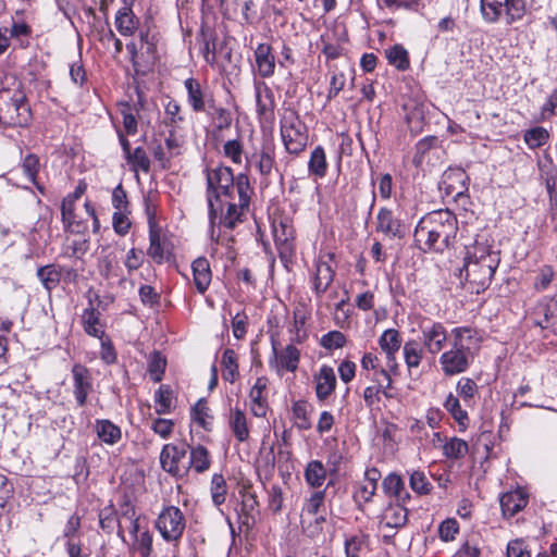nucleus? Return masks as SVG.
I'll list each match as a JSON object with an SVG mask.
<instances>
[{
	"label": "nucleus",
	"mask_w": 557,
	"mask_h": 557,
	"mask_svg": "<svg viewBox=\"0 0 557 557\" xmlns=\"http://www.w3.org/2000/svg\"><path fill=\"white\" fill-rule=\"evenodd\" d=\"M382 487L386 495L395 497L398 503H406L410 498L409 493L405 490L401 478L396 473H389L384 478Z\"/></svg>",
	"instance_id": "nucleus-30"
},
{
	"label": "nucleus",
	"mask_w": 557,
	"mask_h": 557,
	"mask_svg": "<svg viewBox=\"0 0 557 557\" xmlns=\"http://www.w3.org/2000/svg\"><path fill=\"white\" fill-rule=\"evenodd\" d=\"M421 345L431 355L441 352L448 339L446 327L441 322H429L421 325Z\"/></svg>",
	"instance_id": "nucleus-9"
},
{
	"label": "nucleus",
	"mask_w": 557,
	"mask_h": 557,
	"mask_svg": "<svg viewBox=\"0 0 557 557\" xmlns=\"http://www.w3.org/2000/svg\"><path fill=\"white\" fill-rule=\"evenodd\" d=\"M206 112L218 132H222L231 127L233 119L228 109L215 107L214 103H212Z\"/></svg>",
	"instance_id": "nucleus-36"
},
{
	"label": "nucleus",
	"mask_w": 557,
	"mask_h": 557,
	"mask_svg": "<svg viewBox=\"0 0 557 557\" xmlns=\"http://www.w3.org/2000/svg\"><path fill=\"white\" fill-rule=\"evenodd\" d=\"M317 398L321 401L325 400L336 387V376L333 368L322 366L319 373L314 376Z\"/></svg>",
	"instance_id": "nucleus-23"
},
{
	"label": "nucleus",
	"mask_w": 557,
	"mask_h": 557,
	"mask_svg": "<svg viewBox=\"0 0 557 557\" xmlns=\"http://www.w3.org/2000/svg\"><path fill=\"white\" fill-rule=\"evenodd\" d=\"M442 450L447 459H460L468 454L469 446L459 437H450L442 445Z\"/></svg>",
	"instance_id": "nucleus-41"
},
{
	"label": "nucleus",
	"mask_w": 557,
	"mask_h": 557,
	"mask_svg": "<svg viewBox=\"0 0 557 557\" xmlns=\"http://www.w3.org/2000/svg\"><path fill=\"white\" fill-rule=\"evenodd\" d=\"M388 63L399 71H406L410 66L408 51L401 45H394L385 51Z\"/></svg>",
	"instance_id": "nucleus-43"
},
{
	"label": "nucleus",
	"mask_w": 557,
	"mask_h": 557,
	"mask_svg": "<svg viewBox=\"0 0 557 557\" xmlns=\"http://www.w3.org/2000/svg\"><path fill=\"white\" fill-rule=\"evenodd\" d=\"M120 112L123 117V127L127 135H135L138 132V121L137 115L139 109L136 106H131L129 103H122L120 107Z\"/></svg>",
	"instance_id": "nucleus-45"
},
{
	"label": "nucleus",
	"mask_w": 557,
	"mask_h": 557,
	"mask_svg": "<svg viewBox=\"0 0 557 557\" xmlns=\"http://www.w3.org/2000/svg\"><path fill=\"white\" fill-rule=\"evenodd\" d=\"M308 171L317 177H324L327 171V162L323 147L317 146L310 154Z\"/></svg>",
	"instance_id": "nucleus-39"
},
{
	"label": "nucleus",
	"mask_w": 557,
	"mask_h": 557,
	"mask_svg": "<svg viewBox=\"0 0 557 557\" xmlns=\"http://www.w3.org/2000/svg\"><path fill=\"white\" fill-rule=\"evenodd\" d=\"M147 255L158 264L165 260V238L161 236L160 230L149 231V247Z\"/></svg>",
	"instance_id": "nucleus-34"
},
{
	"label": "nucleus",
	"mask_w": 557,
	"mask_h": 557,
	"mask_svg": "<svg viewBox=\"0 0 557 557\" xmlns=\"http://www.w3.org/2000/svg\"><path fill=\"white\" fill-rule=\"evenodd\" d=\"M73 376V394L79 407H84L87 403V397L92 391V377L89 370L81 364L75 363L72 368Z\"/></svg>",
	"instance_id": "nucleus-15"
},
{
	"label": "nucleus",
	"mask_w": 557,
	"mask_h": 557,
	"mask_svg": "<svg viewBox=\"0 0 557 557\" xmlns=\"http://www.w3.org/2000/svg\"><path fill=\"white\" fill-rule=\"evenodd\" d=\"M445 409L453 416L459 425L465 426L469 420L468 413L460 406L459 399L451 393L446 397L444 403Z\"/></svg>",
	"instance_id": "nucleus-54"
},
{
	"label": "nucleus",
	"mask_w": 557,
	"mask_h": 557,
	"mask_svg": "<svg viewBox=\"0 0 557 557\" xmlns=\"http://www.w3.org/2000/svg\"><path fill=\"white\" fill-rule=\"evenodd\" d=\"M268 379L260 376L249 391L250 411L258 418H263L268 411V400L264 395L267 391Z\"/></svg>",
	"instance_id": "nucleus-20"
},
{
	"label": "nucleus",
	"mask_w": 557,
	"mask_h": 557,
	"mask_svg": "<svg viewBox=\"0 0 557 557\" xmlns=\"http://www.w3.org/2000/svg\"><path fill=\"white\" fill-rule=\"evenodd\" d=\"M234 188L237 190L238 202L242 203V208H249L252 188L250 187L249 177L247 174L240 173L236 176Z\"/></svg>",
	"instance_id": "nucleus-52"
},
{
	"label": "nucleus",
	"mask_w": 557,
	"mask_h": 557,
	"mask_svg": "<svg viewBox=\"0 0 557 557\" xmlns=\"http://www.w3.org/2000/svg\"><path fill=\"white\" fill-rule=\"evenodd\" d=\"M154 525L164 541L177 542L185 530V517L178 507L168 506L159 513Z\"/></svg>",
	"instance_id": "nucleus-8"
},
{
	"label": "nucleus",
	"mask_w": 557,
	"mask_h": 557,
	"mask_svg": "<svg viewBox=\"0 0 557 557\" xmlns=\"http://www.w3.org/2000/svg\"><path fill=\"white\" fill-rule=\"evenodd\" d=\"M408 520L407 509L399 503L388 505L381 519V524L392 530L403 528Z\"/></svg>",
	"instance_id": "nucleus-25"
},
{
	"label": "nucleus",
	"mask_w": 557,
	"mask_h": 557,
	"mask_svg": "<svg viewBox=\"0 0 557 557\" xmlns=\"http://www.w3.org/2000/svg\"><path fill=\"white\" fill-rule=\"evenodd\" d=\"M255 89L258 114L263 117L272 115L275 106L273 91L262 82L256 83Z\"/></svg>",
	"instance_id": "nucleus-26"
},
{
	"label": "nucleus",
	"mask_w": 557,
	"mask_h": 557,
	"mask_svg": "<svg viewBox=\"0 0 557 557\" xmlns=\"http://www.w3.org/2000/svg\"><path fill=\"white\" fill-rule=\"evenodd\" d=\"M367 536L364 534H355L345 539L346 557H360V552L366 544Z\"/></svg>",
	"instance_id": "nucleus-59"
},
{
	"label": "nucleus",
	"mask_w": 557,
	"mask_h": 557,
	"mask_svg": "<svg viewBox=\"0 0 557 557\" xmlns=\"http://www.w3.org/2000/svg\"><path fill=\"white\" fill-rule=\"evenodd\" d=\"M82 325L89 336L96 338H102V336H104V330L100 323V312L95 309L91 304L83 311Z\"/></svg>",
	"instance_id": "nucleus-29"
},
{
	"label": "nucleus",
	"mask_w": 557,
	"mask_h": 557,
	"mask_svg": "<svg viewBox=\"0 0 557 557\" xmlns=\"http://www.w3.org/2000/svg\"><path fill=\"white\" fill-rule=\"evenodd\" d=\"M210 458H209V451L208 449L202 446L198 445L190 450V460L188 462V466H185L187 470L189 468H194V470L197 473H202L210 467Z\"/></svg>",
	"instance_id": "nucleus-40"
},
{
	"label": "nucleus",
	"mask_w": 557,
	"mask_h": 557,
	"mask_svg": "<svg viewBox=\"0 0 557 557\" xmlns=\"http://www.w3.org/2000/svg\"><path fill=\"white\" fill-rule=\"evenodd\" d=\"M115 26L122 36H132L138 26V20L128 7L120 9L115 16Z\"/></svg>",
	"instance_id": "nucleus-33"
},
{
	"label": "nucleus",
	"mask_w": 557,
	"mask_h": 557,
	"mask_svg": "<svg viewBox=\"0 0 557 557\" xmlns=\"http://www.w3.org/2000/svg\"><path fill=\"white\" fill-rule=\"evenodd\" d=\"M381 479V472L376 468L367 469L364 480L354 494V499L358 507L370 503L375 495L377 482Z\"/></svg>",
	"instance_id": "nucleus-19"
},
{
	"label": "nucleus",
	"mask_w": 557,
	"mask_h": 557,
	"mask_svg": "<svg viewBox=\"0 0 557 557\" xmlns=\"http://www.w3.org/2000/svg\"><path fill=\"white\" fill-rule=\"evenodd\" d=\"M153 535L149 528L144 529L137 537L133 540V549L138 552L140 557H150L152 554Z\"/></svg>",
	"instance_id": "nucleus-51"
},
{
	"label": "nucleus",
	"mask_w": 557,
	"mask_h": 557,
	"mask_svg": "<svg viewBox=\"0 0 557 557\" xmlns=\"http://www.w3.org/2000/svg\"><path fill=\"white\" fill-rule=\"evenodd\" d=\"M548 139L549 133L542 126H535L533 128L527 129L523 134V140L525 145L532 150L544 146Z\"/></svg>",
	"instance_id": "nucleus-47"
},
{
	"label": "nucleus",
	"mask_w": 557,
	"mask_h": 557,
	"mask_svg": "<svg viewBox=\"0 0 557 557\" xmlns=\"http://www.w3.org/2000/svg\"><path fill=\"white\" fill-rule=\"evenodd\" d=\"M156 411L158 414L169 413L172 404V391L166 385H161L154 394Z\"/></svg>",
	"instance_id": "nucleus-56"
},
{
	"label": "nucleus",
	"mask_w": 557,
	"mask_h": 557,
	"mask_svg": "<svg viewBox=\"0 0 557 557\" xmlns=\"http://www.w3.org/2000/svg\"><path fill=\"white\" fill-rule=\"evenodd\" d=\"M325 494V490L312 493L311 496L306 499L302 510L310 516L318 515L324 507Z\"/></svg>",
	"instance_id": "nucleus-58"
},
{
	"label": "nucleus",
	"mask_w": 557,
	"mask_h": 557,
	"mask_svg": "<svg viewBox=\"0 0 557 557\" xmlns=\"http://www.w3.org/2000/svg\"><path fill=\"white\" fill-rule=\"evenodd\" d=\"M308 318L309 314L305 308H295L293 312L294 324L289 330V332L294 334L292 342L301 344L307 338V333L302 329L306 325Z\"/></svg>",
	"instance_id": "nucleus-42"
},
{
	"label": "nucleus",
	"mask_w": 557,
	"mask_h": 557,
	"mask_svg": "<svg viewBox=\"0 0 557 557\" xmlns=\"http://www.w3.org/2000/svg\"><path fill=\"white\" fill-rule=\"evenodd\" d=\"M187 448L185 444L164 445L160 454L162 469L174 476L184 475L187 472V468L185 466L181 467V462L187 455Z\"/></svg>",
	"instance_id": "nucleus-11"
},
{
	"label": "nucleus",
	"mask_w": 557,
	"mask_h": 557,
	"mask_svg": "<svg viewBox=\"0 0 557 557\" xmlns=\"http://www.w3.org/2000/svg\"><path fill=\"white\" fill-rule=\"evenodd\" d=\"M255 60L258 74L262 78L273 76L275 72V55L272 53V48L269 44H259L255 49Z\"/></svg>",
	"instance_id": "nucleus-21"
},
{
	"label": "nucleus",
	"mask_w": 557,
	"mask_h": 557,
	"mask_svg": "<svg viewBox=\"0 0 557 557\" xmlns=\"http://www.w3.org/2000/svg\"><path fill=\"white\" fill-rule=\"evenodd\" d=\"M450 348L440 356V366L444 375L454 376L466 372L473 359L472 346L479 343L476 331L467 326L451 330Z\"/></svg>",
	"instance_id": "nucleus-3"
},
{
	"label": "nucleus",
	"mask_w": 557,
	"mask_h": 557,
	"mask_svg": "<svg viewBox=\"0 0 557 557\" xmlns=\"http://www.w3.org/2000/svg\"><path fill=\"white\" fill-rule=\"evenodd\" d=\"M63 276V267L58 264H47L37 269V277L47 292L54 289Z\"/></svg>",
	"instance_id": "nucleus-31"
},
{
	"label": "nucleus",
	"mask_w": 557,
	"mask_h": 557,
	"mask_svg": "<svg viewBox=\"0 0 557 557\" xmlns=\"http://www.w3.org/2000/svg\"><path fill=\"white\" fill-rule=\"evenodd\" d=\"M166 368V359L160 351L154 350L148 362V372L153 382H160L163 377Z\"/></svg>",
	"instance_id": "nucleus-50"
},
{
	"label": "nucleus",
	"mask_w": 557,
	"mask_h": 557,
	"mask_svg": "<svg viewBox=\"0 0 557 557\" xmlns=\"http://www.w3.org/2000/svg\"><path fill=\"white\" fill-rule=\"evenodd\" d=\"M206 177L209 219L211 224H213L216 219V209L213 201L219 200L221 195L231 196L236 177H234L232 169L224 165L207 169Z\"/></svg>",
	"instance_id": "nucleus-5"
},
{
	"label": "nucleus",
	"mask_w": 557,
	"mask_h": 557,
	"mask_svg": "<svg viewBox=\"0 0 557 557\" xmlns=\"http://www.w3.org/2000/svg\"><path fill=\"white\" fill-rule=\"evenodd\" d=\"M32 112L25 96L18 91L0 104V124L9 127H24L29 124Z\"/></svg>",
	"instance_id": "nucleus-7"
},
{
	"label": "nucleus",
	"mask_w": 557,
	"mask_h": 557,
	"mask_svg": "<svg viewBox=\"0 0 557 557\" xmlns=\"http://www.w3.org/2000/svg\"><path fill=\"white\" fill-rule=\"evenodd\" d=\"M304 474L307 484L318 488L326 479V469L320 460H312L307 465Z\"/></svg>",
	"instance_id": "nucleus-38"
},
{
	"label": "nucleus",
	"mask_w": 557,
	"mask_h": 557,
	"mask_svg": "<svg viewBox=\"0 0 557 557\" xmlns=\"http://www.w3.org/2000/svg\"><path fill=\"white\" fill-rule=\"evenodd\" d=\"M75 203L71 198L64 197L61 205V215L64 228L74 234H83L88 230L87 221L75 219Z\"/></svg>",
	"instance_id": "nucleus-22"
},
{
	"label": "nucleus",
	"mask_w": 557,
	"mask_h": 557,
	"mask_svg": "<svg viewBox=\"0 0 557 557\" xmlns=\"http://www.w3.org/2000/svg\"><path fill=\"white\" fill-rule=\"evenodd\" d=\"M423 349V346L417 341L411 339L405 343L403 346V355L409 370L419 368L424 355Z\"/></svg>",
	"instance_id": "nucleus-35"
},
{
	"label": "nucleus",
	"mask_w": 557,
	"mask_h": 557,
	"mask_svg": "<svg viewBox=\"0 0 557 557\" xmlns=\"http://www.w3.org/2000/svg\"><path fill=\"white\" fill-rule=\"evenodd\" d=\"M456 391L463 401L469 403L474 398L478 385L470 377H461L457 383Z\"/></svg>",
	"instance_id": "nucleus-60"
},
{
	"label": "nucleus",
	"mask_w": 557,
	"mask_h": 557,
	"mask_svg": "<svg viewBox=\"0 0 557 557\" xmlns=\"http://www.w3.org/2000/svg\"><path fill=\"white\" fill-rule=\"evenodd\" d=\"M458 232L456 215L448 209L429 212L418 223L414 238L424 250L443 251L448 248Z\"/></svg>",
	"instance_id": "nucleus-1"
},
{
	"label": "nucleus",
	"mask_w": 557,
	"mask_h": 557,
	"mask_svg": "<svg viewBox=\"0 0 557 557\" xmlns=\"http://www.w3.org/2000/svg\"><path fill=\"white\" fill-rule=\"evenodd\" d=\"M469 177L460 168L448 169L443 174L441 189L446 196L453 197L456 201L467 198Z\"/></svg>",
	"instance_id": "nucleus-10"
},
{
	"label": "nucleus",
	"mask_w": 557,
	"mask_h": 557,
	"mask_svg": "<svg viewBox=\"0 0 557 557\" xmlns=\"http://www.w3.org/2000/svg\"><path fill=\"white\" fill-rule=\"evenodd\" d=\"M500 262L499 251L493 250L485 244L475 243L466 248L463 267L459 277L472 285L476 293L488 287Z\"/></svg>",
	"instance_id": "nucleus-2"
},
{
	"label": "nucleus",
	"mask_w": 557,
	"mask_h": 557,
	"mask_svg": "<svg viewBox=\"0 0 557 557\" xmlns=\"http://www.w3.org/2000/svg\"><path fill=\"white\" fill-rule=\"evenodd\" d=\"M249 165L256 168L263 178V182L269 184V176L275 165V148L271 143L263 144L259 151H255L250 157H247Z\"/></svg>",
	"instance_id": "nucleus-14"
},
{
	"label": "nucleus",
	"mask_w": 557,
	"mask_h": 557,
	"mask_svg": "<svg viewBox=\"0 0 557 557\" xmlns=\"http://www.w3.org/2000/svg\"><path fill=\"white\" fill-rule=\"evenodd\" d=\"M376 232H381L389 238H403L406 236V225L396 219L388 208H381L376 215Z\"/></svg>",
	"instance_id": "nucleus-17"
},
{
	"label": "nucleus",
	"mask_w": 557,
	"mask_h": 557,
	"mask_svg": "<svg viewBox=\"0 0 557 557\" xmlns=\"http://www.w3.org/2000/svg\"><path fill=\"white\" fill-rule=\"evenodd\" d=\"M230 428L238 442H246L249 437V428L246 414L239 408L231 410L228 418Z\"/></svg>",
	"instance_id": "nucleus-32"
},
{
	"label": "nucleus",
	"mask_w": 557,
	"mask_h": 557,
	"mask_svg": "<svg viewBox=\"0 0 557 557\" xmlns=\"http://www.w3.org/2000/svg\"><path fill=\"white\" fill-rule=\"evenodd\" d=\"M247 210L248 208H242L240 202H230L227 205L226 212L223 213L220 218V223L224 227L233 230L237 225V223L243 221V216Z\"/></svg>",
	"instance_id": "nucleus-44"
},
{
	"label": "nucleus",
	"mask_w": 557,
	"mask_h": 557,
	"mask_svg": "<svg viewBox=\"0 0 557 557\" xmlns=\"http://www.w3.org/2000/svg\"><path fill=\"white\" fill-rule=\"evenodd\" d=\"M409 483L410 487L420 495L428 494L432 488L431 482L422 471H413L410 475Z\"/></svg>",
	"instance_id": "nucleus-62"
},
{
	"label": "nucleus",
	"mask_w": 557,
	"mask_h": 557,
	"mask_svg": "<svg viewBox=\"0 0 557 557\" xmlns=\"http://www.w3.org/2000/svg\"><path fill=\"white\" fill-rule=\"evenodd\" d=\"M99 524L100 528L108 534H111L115 527H119V535L123 536V530L121 525V521H119L114 510L112 508H103L99 513Z\"/></svg>",
	"instance_id": "nucleus-53"
},
{
	"label": "nucleus",
	"mask_w": 557,
	"mask_h": 557,
	"mask_svg": "<svg viewBox=\"0 0 557 557\" xmlns=\"http://www.w3.org/2000/svg\"><path fill=\"white\" fill-rule=\"evenodd\" d=\"M126 161L131 164L134 172L143 171L148 173L150 171V160L143 147L135 148L126 157Z\"/></svg>",
	"instance_id": "nucleus-48"
},
{
	"label": "nucleus",
	"mask_w": 557,
	"mask_h": 557,
	"mask_svg": "<svg viewBox=\"0 0 557 557\" xmlns=\"http://www.w3.org/2000/svg\"><path fill=\"white\" fill-rule=\"evenodd\" d=\"M191 269L195 286L200 294H203L212 278L210 263L205 257H200L193 262Z\"/></svg>",
	"instance_id": "nucleus-27"
},
{
	"label": "nucleus",
	"mask_w": 557,
	"mask_h": 557,
	"mask_svg": "<svg viewBox=\"0 0 557 557\" xmlns=\"http://www.w3.org/2000/svg\"><path fill=\"white\" fill-rule=\"evenodd\" d=\"M280 131L288 153L297 156L305 150L308 143L307 127L295 110L284 111L280 121Z\"/></svg>",
	"instance_id": "nucleus-6"
},
{
	"label": "nucleus",
	"mask_w": 557,
	"mask_h": 557,
	"mask_svg": "<svg viewBox=\"0 0 557 557\" xmlns=\"http://www.w3.org/2000/svg\"><path fill=\"white\" fill-rule=\"evenodd\" d=\"M379 346L386 356L387 368L394 375H397L399 364L396 359V354L401 347L400 333L395 329L385 330L379 337Z\"/></svg>",
	"instance_id": "nucleus-13"
},
{
	"label": "nucleus",
	"mask_w": 557,
	"mask_h": 557,
	"mask_svg": "<svg viewBox=\"0 0 557 557\" xmlns=\"http://www.w3.org/2000/svg\"><path fill=\"white\" fill-rule=\"evenodd\" d=\"M320 344L327 350L339 349L345 346L346 337L339 331H331L321 337Z\"/></svg>",
	"instance_id": "nucleus-61"
},
{
	"label": "nucleus",
	"mask_w": 557,
	"mask_h": 557,
	"mask_svg": "<svg viewBox=\"0 0 557 557\" xmlns=\"http://www.w3.org/2000/svg\"><path fill=\"white\" fill-rule=\"evenodd\" d=\"M40 163L39 159L36 154L29 153L27 154L22 163V170L25 176L37 186L40 193H44V188L39 186L36 182L38 172H39Z\"/></svg>",
	"instance_id": "nucleus-55"
},
{
	"label": "nucleus",
	"mask_w": 557,
	"mask_h": 557,
	"mask_svg": "<svg viewBox=\"0 0 557 557\" xmlns=\"http://www.w3.org/2000/svg\"><path fill=\"white\" fill-rule=\"evenodd\" d=\"M482 18L488 24L512 25L527 13L525 0H480Z\"/></svg>",
	"instance_id": "nucleus-4"
},
{
	"label": "nucleus",
	"mask_w": 557,
	"mask_h": 557,
	"mask_svg": "<svg viewBox=\"0 0 557 557\" xmlns=\"http://www.w3.org/2000/svg\"><path fill=\"white\" fill-rule=\"evenodd\" d=\"M295 425L299 430H309L312 426L310 414L313 410L312 406L305 400H297L292 407Z\"/></svg>",
	"instance_id": "nucleus-37"
},
{
	"label": "nucleus",
	"mask_w": 557,
	"mask_h": 557,
	"mask_svg": "<svg viewBox=\"0 0 557 557\" xmlns=\"http://www.w3.org/2000/svg\"><path fill=\"white\" fill-rule=\"evenodd\" d=\"M223 151L235 164L242 163L243 147L238 140H227L223 146Z\"/></svg>",
	"instance_id": "nucleus-64"
},
{
	"label": "nucleus",
	"mask_w": 557,
	"mask_h": 557,
	"mask_svg": "<svg viewBox=\"0 0 557 557\" xmlns=\"http://www.w3.org/2000/svg\"><path fill=\"white\" fill-rule=\"evenodd\" d=\"M210 409L205 399H199L193 408L194 420L205 430H209L210 420L212 417L209 413Z\"/></svg>",
	"instance_id": "nucleus-57"
},
{
	"label": "nucleus",
	"mask_w": 557,
	"mask_h": 557,
	"mask_svg": "<svg viewBox=\"0 0 557 557\" xmlns=\"http://www.w3.org/2000/svg\"><path fill=\"white\" fill-rule=\"evenodd\" d=\"M458 531L459 525L456 519H446L438 527L440 539L444 542L453 541Z\"/></svg>",
	"instance_id": "nucleus-63"
},
{
	"label": "nucleus",
	"mask_w": 557,
	"mask_h": 557,
	"mask_svg": "<svg viewBox=\"0 0 557 557\" xmlns=\"http://www.w3.org/2000/svg\"><path fill=\"white\" fill-rule=\"evenodd\" d=\"M187 91V102L194 112H205L214 100L210 94L202 89L200 83L189 77L184 82Z\"/></svg>",
	"instance_id": "nucleus-18"
},
{
	"label": "nucleus",
	"mask_w": 557,
	"mask_h": 557,
	"mask_svg": "<svg viewBox=\"0 0 557 557\" xmlns=\"http://www.w3.org/2000/svg\"><path fill=\"white\" fill-rule=\"evenodd\" d=\"M98 438L107 445H115L122 438L121 428L108 419H98L95 422Z\"/></svg>",
	"instance_id": "nucleus-28"
},
{
	"label": "nucleus",
	"mask_w": 557,
	"mask_h": 557,
	"mask_svg": "<svg viewBox=\"0 0 557 557\" xmlns=\"http://www.w3.org/2000/svg\"><path fill=\"white\" fill-rule=\"evenodd\" d=\"M274 358L270 360L271 367H274L276 372L282 375L284 371L295 372L298 369L300 361V351L293 345H287L282 351L277 352L275 342L272 343Z\"/></svg>",
	"instance_id": "nucleus-16"
},
{
	"label": "nucleus",
	"mask_w": 557,
	"mask_h": 557,
	"mask_svg": "<svg viewBox=\"0 0 557 557\" xmlns=\"http://www.w3.org/2000/svg\"><path fill=\"white\" fill-rule=\"evenodd\" d=\"M333 253L321 256L315 262V272L312 277V289L318 298H321L329 289L335 277V270L330 264Z\"/></svg>",
	"instance_id": "nucleus-12"
},
{
	"label": "nucleus",
	"mask_w": 557,
	"mask_h": 557,
	"mask_svg": "<svg viewBox=\"0 0 557 557\" xmlns=\"http://www.w3.org/2000/svg\"><path fill=\"white\" fill-rule=\"evenodd\" d=\"M500 508L505 517H513L528 504V498L520 490L505 493L499 499Z\"/></svg>",
	"instance_id": "nucleus-24"
},
{
	"label": "nucleus",
	"mask_w": 557,
	"mask_h": 557,
	"mask_svg": "<svg viewBox=\"0 0 557 557\" xmlns=\"http://www.w3.org/2000/svg\"><path fill=\"white\" fill-rule=\"evenodd\" d=\"M223 379L230 383L238 377L237 356L233 349L226 348L222 356Z\"/></svg>",
	"instance_id": "nucleus-46"
},
{
	"label": "nucleus",
	"mask_w": 557,
	"mask_h": 557,
	"mask_svg": "<svg viewBox=\"0 0 557 557\" xmlns=\"http://www.w3.org/2000/svg\"><path fill=\"white\" fill-rule=\"evenodd\" d=\"M211 498L215 506H221L226 499L227 485L224 476L219 473H214L211 479Z\"/></svg>",
	"instance_id": "nucleus-49"
}]
</instances>
